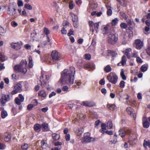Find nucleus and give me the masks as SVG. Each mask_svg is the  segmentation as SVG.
Wrapping results in <instances>:
<instances>
[{
	"label": "nucleus",
	"mask_w": 150,
	"mask_h": 150,
	"mask_svg": "<svg viewBox=\"0 0 150 150\" xmlns=\"http://www.w3.org/2000/svg\"><path fill=\"white\" fill-rule=\"evenodd\" d=\"M60 81L63 84L71 86L74 82L75 75V68L71 67L69 69H65L61 73Z\"/></svg>",
	"instance_id": "obj_1"
},
{
	"label": "nucleus",
	"mask_w": 150,
	"mask_h": 150,
	"mask_svg": "<svg viewBox=\"0 0 150 150\" xmlns=\"http://www.w3.org/2000/svg\"><path fill=\"white\" fill-rule=\"evenodd\" d=\"M27 62L25 59L21 60L19 64L15 65L14 69L17 72H18L21 74H25L27 71L26 66Z\"/></svg>",
	"instance_id": "obj_2"
},
{
	"label": "nucleus",
	"mask_w": 150,
	"mask_h": 150,
	"mask_svg": "<svg viewBox=\"0 0 150 150\" xmlns=\"http://www.w3.org/2000/svg\"><path fill=\"white\" fill-rule=\"evenodd\" d=\"M16 7L17 5L15 2L10 3L8 5L7 10L8 14L11 16L14 15L16 12Z\"/></svg>",
	"instance_id": "obj_3"
},
{
	"label": "nucleus",
	"mask_w": 150,
	"mask_h": 150,
	"mask_svg": "<svg viewBox=\"0 0 150 150\" xmlns=\"http://www.w3.org/2000/svg\"><path fill=\"white\" fill-rule=\"evenodd\" d=\"M118 77L114 72H111L108 74L107 76V79L110 83L113 84H115L118 80Z\"/></svg>",
	"instance_id": "obj_4"
},
{
	"label": "nucleus",
	"mask_w": 150,
	"mask_h": 150,
	"mask_svg": "<svg viewBox=\"0 0 150 150\" xmlns=\"http://www.w3.org/2000/svg\"><path fill=\"white\" fill-rule=\"evenodd\" d=\"M91 134L88 132L84 133L83 137L81 138V142L83 143H87L94 141L95 139L91 137Z\"/></svg>",
	"instance_id": "obj_5"
},
{
	"label": "nucleus",
	"mask_w": 150,
	"mask_h": 150,
	"mask_svg": "<svg viewBox=\"0 0 150 150\" xmlns=\"http://www.w3.org/2000/svg\"><path fill=\"white\" fill-rule=\"evenodd\" d=\"M118 40V35L115 33L109 34L108 37V42L110 44H115Z\"/></svg>",
	"instance_id": "obj_6"
},
{
	"label": "nucleus",
	"mask_w": 150,
	"mask_h": 150,
	"mask_svg": "<svg viewBox=\"0 0 150 150\" xmlns=\"http://www.w3.org/2000/svg\"><path fill=\"white\" fill-rule=\"evenodd\" d=\"M49 79V76L45 75V77L44 76L43 74L41 73V76L40 77V82L41 83L42 87L45 86L47 83V81Z\"/></svg>",
	"instance_id": "obj_7"
},
{
	"label": "nucleus",
	"mask_w": 150,
	"mask_h": 150,
	"mask_svg": "<svg viewBox=\"0 0 150 150\" xmlns=\"http://www.w3.org/2000/svg\"><path fill=\"white\" fill-rule=\"evenodd\" d=\"M51 56L52 60L53 61L59 60L61 59V55L60 54L55 50L52 51Z\"/></svg>",
	"instance_id": "obj_8"
},
{
	"label": "nucleus",
	"mask_w": 150,
	"mask_h": 150,
	"mask_svg": "<svg viewBox=\"0 0 150 150\" xmlns=\"http://www.w3.org/2000/svg\"><path fill=\"white\" fill-rule=\"evenodd\" d=\"M9 95H3L0 99V103L1 106H4L6 103L10 100Z\"/></svg>",
	"instance_id": "obj_9"
},
{
	"label": "nucleus",
	"mask_w": 150,
	"mask_h": 150,
	"mask_svg": "<svg viewBox=\"0 0 150 150\" xmlns=\"http://www.w3.org/2000/svg\"><path fill=\"white\" fill-rule=\"evenodd\" d=\"M135 47L137 50H140L144 46L143 42L140 39H137L135 41Z\"/></svg>",
	"instance_id": "obj_10"
},
{
	"label": "nucleus",
	"mask_w": 150,
	"mask_h": 150,
	"mask_svg": "<svg viewBox=\"0 0 150 150\" xmlns=\"http://www.w3.org/2000/svg\"><path fill=\"white\" fill-rule=\"evenodd\" d=\"M81 105L86 107H93L96 106V103L93 101H83Z\"/></svg>",
	"instance_id": "obj_11"
},
{
	"label": "nucleus",
	"mask_w": 150,
	"mask_h": 150,
	"mask_svg": "<svg viewBox=\"0 0 150 150\" xmlns=\"http://www.w3.org/2000/svg\"><path fill=\"white\" fill-rule=\"evenodd\" d=\"M126 111L131 116L133 117L134 120L136 118V115L134 110L130 107H127L126 109Z\"/></svg>",
	"instance_id": "obj_12"
},
{
	"label": "nucleus",
	"mask_w": 150,
	"mask_h": 150,
	"mask_svg": "<svg viewBox=\"0 0 150 150\" xmlns=\"http://www.w3.org/2000/svg\"><path fill=\"white\" fill-rule=\"evenodd\" d=\"M41 146L43 149H46L49 146L47 144V141L45 139L42 140L41 142Z\"/></svg>",
	"instance_id": "obj_13"
},
{
	"label": "nucleus",
	"mask_w": 150,
	"mask_h": 150,
	"mask_svg": "<svg viewBox=\"0 0 150 150\" xmlns=\"http://www.w3.org/2000/svg\"><path fill=\"white\" fill-rule=\"evenodd\" d=\"M11 45L12 48L16 50H18L21 48L20 44L17 43L12 42L11 44Z\"/></svg>",
	"instance_id": "obj_14"
},
{
	"label": "nucleus",
	"mask_w": 150,
	"mask_h": 150,
	"mask_svg": "<svg viewBox=\"0 0 150 150\" xmlns=\"http://www.w3.org/2000/svg\"><path fill=\"white\" fill-rule=\"evenodd\" d=\"M34 130L36 132H39L41 131V126L40 125L38 124H36L34 125Z\"/></svg>",
	"instance_id": "obj_15"
},
{
	"label": "nucleus",
	"mask_w": 150,
	"mask_h": 150,
	"mask_svg": "<svg viewBox=\"0 0 150 150\" xmlns=\"http://www.w3.org/2000/svg\"><path fill=\"white\" fill-rule=\"evenodd\" d=\"M127 59L126 57L125 56H123L122 57V60L120 63L118 64V66H120V64L122 66L124 65L126 63Z\"/></svg>",
	"instance_id": "obj_16"
},
{
	"label": "nucleus",
	"mask_w": 150,
	"mask_h": 150,
	"mask_svg": "<svg viewBox=\"0 0 150 150\" xmlns=\"http://www.w3.org/2000/svg\"><path fill=\"white\" fill-rule=\"evenodd\" d=\"M143 145L145 148H146L147 146L150 148V141L148 139H144L143 143Z\"/></svg>",
	"instance_id": "obj_17"
},
{
	"label": "nucleus",
	"mask_w": 150,
	"mask_h": 150,
	"mask_svg": "<svg viewBox=\"0 0 150 150\" xmlns=\"http://www.w3.org/2000/svg\"><path fill=\"white\" fill-rule=\"evenodd\" d=\"M11 134L8 133H6L4 135V140L6 142H8L11 139Z\"/></svg>",
	"instance_id": "obj_18"
},
{
	"label": "nucleus",
	"mask_w": 150,
	"mask_h": 150,
	"mask_svg": "<svg viewBox=\"0 0 150 150\" xmlns=\"http://www.w3.org/2000/svg\"><path fill=\"white\" fill-rule=\"evenodd\" d=\"M101 129L100 130V132L103 134L105 133L106 130V125L104 123H102L101 125Z\"/></svg>",
	"instance_id": "obj_19"
},
{
	"label": "nucleus",
	"mask_w": 150,
	"mask_h": 150,
	"mask_svg": "<svg viewBox=\"0 0 150 150\" xmlns=\"http://www.w3.org/2000/svg\"><path fill=\"white\" fill-rule=\"evenodd\" d=\"M107 107L109 109L112 110H115L117 108L115 105L114 104H107Z\"/></svg>",
	"instance_id": "obj_20"
},
{
	"label": "nucleus",
	"mask_w": 150,
	"mask_h": 150,
	"mask_svg": "<svg viewBox=\"0 0 150 150\" xmlns=\"http://www.w3.org/2000/svg\"><path fill=\"white\" fill-rule=\"evenodd\" d=\"M148 67V64H146L142 65L140 68L141 71L142 72H145L147 70Z\"/></svg>",
	"instance_id": "obj_21"
},
{
	"label": "nucleus",
	"mask_w": 150,
	"mask_h": 150,
	"mask_svg": "<svg viewBox=\"0 0 150 150\" xmlns=\"http://www.w3.org/2000/svg\"><path fill=\"white\" fill-rule=\"evenodd\" d=\"M119 135L120 136L122 137H125L126 133L125 131L123 129H121L119 131Z\"/></svg>",
	"instance_id": "obj_22"
},
{
	"label": "nucleus",
	"mask_w": 150,
	"mask_h": 150,
	"mask_svg": "<svg viewBox=\"0 0 150 150\" xmlns=\"http://www.w3.org/2000/svg\"><path fill=\"white\" fill-rule=\"evenodd\" d=\"M22 85L21 84L18 83L15 85L14 86V89L17 90L19 92L21 89Z\"/></svg>",
	"instance_id": "obj_23"
},
{
	"label": "nucleus",
	"mask_w": 150,
	"mask_h": 150,
	"mask_svg": "<svg viewBox=\"0 0 150 150\" xmlns=\"http://www.w3.org/2000/svg\"><path fill=\"white\" fill-rule=\"evenodd\" d=\"M112 70V68L110 65H108L106 66L104 68V71L106 73H108Z\"/></svg>",
	"instance_id": "obj_24"
},
{
	"label": "nucleus",
	"mask_w": 150,
	"mask_h": 150,
	"mask_svg": "<svg viewBox=\"0 0 150 150\" xmlns=\"http://www.w3.org/2000/svg\"><path fill=\"white\" fill-rule=\"evenodd\" d=\"M108 53L110 54L109 55H111L112 57H116L117 55V54L114 51H111L110 50H108Z\"/></svg>",
	"instance_id": "obj_25"
},
{
	"label": "nucleus",
	"mask_w": 150,
	"mask_h": 150,
	"mask_svg": "<svg viewBox=\"0 0 150 150\" xmlns=\"http://www.w3.org/2000/svg\"><path fill=\"white\" fill-rule=\"evenodd\" d=\"M84 67L87 69H93L94 67V66L93 64L88 63L86 64Z\"/></svg>",
	"instance_id": "obj_26"
},
{
	"label": "nucleus",
	"mask_w": 150,
	"mask_h": 150,
	"mask_svg": "<svg viewBox=\"0 0 150 150\" xmlns=\"http://www.w3.org/2000/svg\"><path fill=\"white\" fill-rule=\"evenodd\" d=\"M120 75L123 80H126V77L124 74V70L123 69H121Z\"/></svg>",
	"instance_id": "obj_27"
},
{
	"label": "nucleus",
	"mask_w": 150,
	"mask_h": 150,
	"mask_svg": "<svg viewBox=\"0 0 150 150\" xmlns=\"http://www.w3.org/2000/svg\"><path fill=\"white\" fill-rule=\"evenodd\" d=\"M33 66V64L32 61V57L31 56L29 57L28 66L30 68H32Z\"/></svg>",
	"instance_id": "obj_28"
},
{
	"label": "nucleus",
	"mask_w": 150,
	"mask_h": 150,
	"mask_svg": "<svg viewBox=\"0 0 150 150\" xmlns=\"http://www.w3.org/2000/svg\"><path fill=\"white\" fill-rule=\"evenodd\" d=\"M41 128L44 131H47L48 130V125L47 124L43 123L41 125Z\"/></svg>",
	"instance_id": "obj_29"
},
{
	"label": "nucleus",
	"mask_w": 150,
	"mask_h": 150,
	"mask_svg": "<svg viewBox=\"0 0 150 150\" xmlns=\"http://www.w3.org/2000/svg\"><path fill=\"white\" fill-rule=\"evenodd\" d=\"M59 134L56 133H54L52 135L53 139L55 140H58L59 138Z\"/></svg>",
	"instance_id": "obj_30"
},
{
	"label": "nucleus",
	"mask_w": 150,
	"mask_h": 150,
	"mask_svg": "<svg viewBox=\"0 0 150 150\" xmlns=\"http://www.w3.org/2000/svg\"><path fill=\"white\" fill-rule=\"evenodd\" d=\"M119 19L117 18H116L113 19L112 22V25H116L118 22Z\"/></svg>",
	"instance_id": "obj_31"
},
{
	"label": "nucleus",
	"mask_w": 150,
	"mask_h": 150,
	"mask_svg": "<svg viewBox=\"0 0 150 150\" xmlns=\"http://www.w3.org/2000/svg\"><path fill=\"white\" fill-rule=\"evenodd\" d=\"M71 16L72 17V20L73 21H78V18L77 16L74 13H71Z\"/></svg>",
	"instance_id": "obj_32"
},
{
	"label": "nucleus",
	"mask_w": 150,
	"mask_h": 150,
	"mask_svg": "<svg viewBox=\"0 0 150 150\" xmlns=\"http://www.w3.org/2000/svg\"><path fill=\"white\" fill-rule=\"evenodd\" d=\"M75 132L77 135L80 136L83 133L82 129L81 128H79Z\"/></svg>",
	"instance_id": "obj_33"
},
{
	"label": "nucleus",
	"mask_w": 150,
	"mask_h": 150,
	"mask_svg": "<svg viewBox=\"0 0 150 150\" xmlns=\"http://www.w3.org/2000/svg\"><path fill=\"white\" fill-rule=\"evenodd\" d=\"M120 16L124 19H127L128 16L126 15L125 13L123 11H121L120 12Z\"/></svg>",
	"instance_id": "obj_34"
},
{
	"label": "nucleus",
	"mask_w": 150,
	"mask_h": 150,
	"mask_svg": "<svg viewBox=\"0 0 150 150\" xmlns=\"http://www.w3.org/2000/svg\"><path fill=\"white\" fill-rule=\"evenodd\" d=\"M88 23L90 27V30H92V32H93L94 31V29L93 27V26H94V23H93V22L92 21H89Z\"/></svg>",
	"instance_id": "obj_35"
},
{
	"label": "nucleus",
	"mask_w": 150,
	"mask_h": 150,
	"mask_svg": "<svg viewBox=\"0 0 150 150\" xmlns=\"http://www.w3.org/2000/svg\"><path fill=\"white\" fill-rule=\"evenodd\" d=\"M6 31L1 26H0V35L4 36L5 34Z\"/></svg>",
	"instance_id": "obj_36"
},
{
	"label": "nucleus",
	"mask_w": 150,
	"mask_h": 150,
	"mask_svg": "<svg viewBox=\"0 0 150 150\" xmlns=\"http://www.w3.org/2000/svg\"><path fill=\"white\" fill-rule=\"evenodd\" d=\"M38 95L42 97L45 98L46 95L45 92L44 91H42L38 93Z\"/></svg>",
	"instance_id": "obj_37"
},
{
	"label": "nucleus",
	"mask_w": 150,
	"mask_h": 150,
	"mask_svg": "<svg viewBox=\"0 0 150 150\" xmlns=\"http://www.w3.org/2000/svg\"><path fill=\"white\" fill-rule=\"evenodd\" d=\"M110 28V26L108 25H107L104 27L103 31L105 32V33H107L108 32V30Z\"/></svg>",
	"instance_id": "obj_38"
},
{
	"label": "nucleus",
	"mask_w": 150,
	"mask_h": 150,
	"mask_svg": "<svg viewBox=\"0 0 150 150\" xmlns=\"http://www.w3.org/2000/svg\"><path fill=\"white\" fill-rule=\"evenodd\" d=\"M8 115L7 112L5 110L1 112V117L2 118H5Z\"/></svg>",
	"instance_id": "obj_39"
},
{
	"label": "nucleus",
	"mask_w": 150,
	"mask_h": 150,
	"mask_svg": "<svg viewBox=\"0 0 150 150\" xmlns=\"http://www.w3.org/2000/svg\"><path fill=\"white\" fill-rule=\"evenodd\" d=\"M112 122L109 121L107 123V128L109 129H110L112 127Z\"/></svg>",
	"instance_id": "obj_40"
},
{
	"label": "nucleus",
	"mask_w": 150,
	"mask_h": 150,
	"mask_svg": "<svg viewBox=\"0 0 150 150\" xmlns=\"http://www.w3.org/2000/svg\"><path fill=\"white\" fill-rule=\"evenodd\" d=\"M24 7L29 10H31L32 9V6L28 4H25Z\"/></svg>",
	"instance_id": "obj_41"
},
{
	"label": "nucleus",
	"mask_w": 150,
	"mask_h": 150,
	"mask_svg": "<svg viewBox=\"0 0 150 150\" xmlns=\"http://www.w3.org/2000/svg\"><path fill=\"white\" fill-rule=\"evenodd\" d=\"M15 102L16 104L20 105L23 102H21L19 98L16 97L15 99Z\"/></svg>",
	"instance_id": "obj_42"
},
{
	"label": "nucleus",
	"mask_w": 150,
	"mask_h": 150,
	"mask_svg": "<svg viewBox=\"0 0 150 150\" xmlns=\"http://www.w3.org/2000/svg\"><path fill=\"white\" fill-rule=\"evenodd\" d=\"M29 146V145L25 143L21 146V148L23 150H27Z\"/></svg>",
	"instance_id": "obj_43"
},
{
	"label": "nucleus",
	"mask_w": 150,
	"mask_h": 150,
	"mask_svg": "<svg viewBox=\"0 0 150 150\" xmlns=\"http://www.w3.org/2000/svg\"><path fill=\"white\" fill-rule=\"evenodd\" d=\"M143 127L146 128H148L149 126V123L147 121L143 122Z\"/></svg>",
	"instance_id": "obj_44"
},
{
	"label": "nucleus",
	"mask_w": 150,
	"mask_h": 150,
	"mask_svg": "<svg viewBox=\"0 0 150 150\" xmlns=\"http://www.w3.org/2000/svg\"><path fill=\"white\" fill-rule=\"evenodd\" d=\"M7 59L6 57L2 55V54L0 53V60L2 61H4Z\"/></svg>",
	"instance_id": "obj_45"
},
{
	"label": "nucleus",
	"mask_w": 150,
	"mask_h": 150,
	"mask_svg": "<svg viewBox=\"0 0 150 150\" xmlns=\"http://www.w3.org/2000/svg\"><path fill=\"white\" fill-rule=\"evenodd\" d=\"M127 25L124 23H122L120 24V27L122 29H126L127 28Z\"/></svg>",
	"instance_id": "obj_46"
},
{
	"label": "nucleus",
	"mask_w": 150,
	"mask_h": 150,
	"mask_svg": "<svg viewBox=\"0 0 150 150\" xmlns=\"http://www.w3.org/2000/svg\"><path fill=\"white\" fill-rule=\"evenodd\" d=\"M17 4L18 7H21L23 6V2L22 0H18Z\"/></svg>",
	"instance_id": "obj_47"
},
{
	"label": "nucleus",
	"mask_w": 150,
	"mask_h": 150,
	"mask_svg": "<svg viewBox=\"0 0 150 150\" xmlns=\"http://www.w3.org/2000/svg\"><path fill=\"white\" fill-rule=\"evenodd\" d=\"M44 33L47 36H48V35L50 33V30L47 28H44Z\"/></svg>",
	"instance_id": "obj_48"
},
{
	"label": "nucleus",
	"mask_w": 150,
	"mask_h": 150,
	"mask_svg": "<svg viewBox=\"0 0 150 150\" xmlns=\"http://www.w3.org/2000/svg\"><path fill=\"white\" fill-rule=\"evenodd\" d=\"M94 30H96V31H97L99 26V23H94Z\"/></svg>",
	"instance_id": "obj_49"
},
{
	"label": "nucleus",
	"mask_w": 150,
	"mask_h": 150,
	"mask_svg": "<svg viewBox=\"0 0 150 150\" xmlns=\"http://www.w3.org/2000/svg\"><path fill=\"white\" fill-rule=\"evenodd\" d=\"M6 147V146L5 144L0 142V150H4Z\"/></svg>",
	"instance_id": "obj_50"
},
{
	"label": "nucleus",
	"mask_w": 150,
	"mask_h": 150,
	"mask_svg": "<svg viewBox=\"0 0 150 150\" xmlns=\"http://www.w3.org/2000/svg\"><path fill=\"white\" fill-rule=\"evenodd\" d=\"M75 5L72 1H71L69 3V8L71 9L73 8Z\"/></svg>",
	"instance_id": "obj_51"
},
{
	"label": "nucleus",
	"mask_w": 150,
	"mask_h": 150,
	"mask_svg": "<svg viewBox=\"0 0 150 150\" xmlns=\"http://www.w3.org/2000/svg\"><path fill=\"white\" fill-rule=\"evenodd\" d=\"M11 24L12 26L14 28L16 27L18 25V23L14 21L11 22Z\"/></svg>",
	"instance_id": "obj_52"
},
{
	"label": "nucleus",
	"mask_w": 150,
	"mask_h": 150,
	"mask_svg": "<svg viewBox=\"0 0 150 150\" xmlns=\"http://www.w3.org/2000/svg\"><path fill=\"white\" fill-rule=\"evenodd\" d=\"M125 82L123 81H120V86L121 88H123L125 87Z\"/></svg>",
	"instance_id": "obj_53"
},
{
	"label": "nucleus",
	"mask_w": 150,
	"mask_h": 150,
	"mask_svg": "<svg viewBox=\"0 0 150 150\" xmlns=\"http://www.w3.org/2000/svg\"><path fill=\"white\" fill-rule=\"evenodd\" d=\"M12 111L14 115H16L18 112V111L16 108L14 107L13 108H12Z\"/></svg>",
	"instance_id": "obj_54"
},
{
	"label": "nucleus",
	"mask_w": 150,
	"mask_h": 150,
	"mask_svg": "<svg viewBox=\"0 0 150 150\" xmlns=\"http://www.w3.org/2000/svg\"><path fill=\"white\" fill-rule=\"evenodd\" d=\"M85 58L88 60H90L91 58V55L89 54H85Z\"/></svg>",
	"instance_id": "obj_55"
},
{
	"label": "nucleus",
	"mask_w": 150,
	"mask_h": 150,
	"mask_svg": "<svg viewBox=\"0 0 150 150\" xmlns=\"http://www.w3.org/2000/svg\"><path fill=\"white\" fill-rule=\"evenodd\" d=\"M112 11L111 9H108L107 11V14L108 16H111L112 14Z\"/></svg>",
	"instance_id": "obj_56"
},
{
	"label": "nucleus",
	"mask_w": 150,
	"mask_h": 150,
	"mask_svg": "<svg viewBox=\"0 0 150 150\" xmlns=\"http://www.w3.org/2000/svg\"><path fill=\"white\" fill-rule=\"evenodd\" d=\"M65 28H62L61 30V32L62 34L66 35L67 33V31L65 29Z\"/></svg>",
	"instance_id": "obj_57"
},
{
	"label": "nucleus",
	"mask_w": 150,
	"mask_h": 150,
	"mask_svg": "<svg viewBox=\"0 0 150 150\" xmlns=\"http://www.w3.org/2000/svg\"><path fill=\"white\" fill-rule=\"evenodd\" d=\"M68 89L69 88L68 86H63L62 88V91L64 92L67 91H68Z\"/></svg>",
	"instance_id": "obj_58"
},
{
	"label": "nucleus",
	"mask_w": 150,
	"mask_h": 150,
	"mask_svg": "<svg viewBox=\"0 0 150 150\" xmlns=\"http://www.w3.org/2000/svg\"><path fill=\"white\" fill-rule=\"evenodd\" d=\"M73 22V25L74 27L76 28H77L79 25V22L78 21H74Z\"/></svg>",
	"instance_id": "obj_59"
},
{
	"label": "nucleus",
	"mask_w": 150,
	"mask_h": 150,
	"mask_svg": "<svg viewBox=\"0 0 150 150\" xmlns=\"http://www.w3.org/2000/svg\"><path fill=\"white\" fill-rule=\"evenodd\" d=\"M18 97L19 98L20 100H21V102H23L24 98L23 96L21 94L19 95Z\"/></svg>",
	"instance_id": "obj_60"
},
{
	"label": "nucleus",
	"mask_w": 150,
	"mask_h": 150,
	"mask_svg": "<svg viewBox=\"0 0 150 150\" xmlns=\"http://www.w3.org/2000/svg\"><path fill=\"white\" fill-rule=\"evenodd\" d=\"M63 25L64 27V28H66V26L67 25H69V23L66 21H64L63 22Z\"/></svg>",
	"instance_id": "obj_61"
},
{
	"label": "nucleus",
	"mask_w": 150,
	"mask_h": 150,
	"mask_svg": "<svg viewBox=\"0 0 150 150\" xmlns=\"http://www.w3.org/2000/svg\"><path fill=\"white\" fill-rule=\"evenodd\" d=\"M137 98L139 100H141L142 99V93H139L137 95Z\"/></svg>",
	"instance_id": "obj_62"
},
{
	"label": "nucleus",
	"mask_w": 150,
	"mask_h": 150,
	"mask_svg": "<svg viewBox=\"0 0 150 150\" xmlns=\"http://www.w3.org/2000/svg\"><path fill=\"white\" fill-rule=\"evenodd\" d=\"M101 93L104 95L106 94L107 93L106 90L104 88H102L101 90Z\"/></svg>",
	"instance_id": "obj_63"
},
{
	"label": "nucleus",
	"mask_w": 150,
	"mask_h": 150,
	"mask_svg": "<svg viewBox=\"0 0 150 150\" xmlns=\"http://www.w3.org/2000/svg\"><path fill=\"white\" fill-rule=\"evenodd\" d=\"M33 105L29 104L27 106V109L28 110H30L33 108Z\"/></svg>",
	"instance_id": "obj_64"
}]
</instances>
